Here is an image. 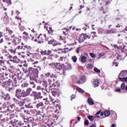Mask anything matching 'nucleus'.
I'll return each mask as SVG.
<instances>
[{"label":"nucleus","instance_id":"36","mask_svg":"<svg viewBox=\"0 0 127 127\" xmlns=\"http://www.w3.org/2000/svg\"><path fill=\"white\" fill-rule=\"evenodd\" d=\"M54 82V81L52 80V79L50 78L48 79L49 85H50L51 84L53 83Z\"/></svg>","mask_w":127,"mask_h":127},{"label":"nucleus","instance_id":"34","mask_svg":"<svg viewBox=\"0 0 127 127\" xmlns=\"http://www.w3.org/2000/svg\"><path fill=\"white\" fill-rule=\"evenodd\" d=\"M10 110H14L15 109V105L14 104L10 105Z\"/></svg>","mask_w":127,"mask_h":127},{"label":"nucleus","instance_id":"13","mask_svg":"<svg viewBox=\"0 0 127 127\" xmlns=\"http://www.w3.org/2000/svg\"><path fill=\"white\" fill-rule=\"evenodd\" d=\"M12 61L13 63H19L20 60H19L17 56H14L12 58Z\"/></svg>","mask_w":127,"mask_h":127},{"label":"nucleus","instance_id":"10","mask_svg":"<svg viewBox=\"0 0 127 127\" xmlns=\"http://www.w3.org/2000/svg\"><path fill=\"white\" fill-rule=\"evenodd\" d=\"M86 39V38L85 37V35L82 34L80 35L79 36L78 41L79 43H82V42H84V40Z\"/></svg>","mask_w":127,"mask_h":127},{"label":"nucleus","instance_id":"21","mask_svg":"<svg viewBox=\"0 0 127 127\" xmlns=\"http://www.w3.org/2000/svg\"><path fill=\"white\" fill-rule=\"evenodd\" d=\"M32 91V89L30 88H28L26 91V93H24V95H26V96H28L30 95V92Z\"/></svg>","mask_w":127,"mask_h":127},{"label":"nucleus","instance_id":"49","mask_svg":"<svg viewBox=\"0 0 127 127\" xmlns=\"http://www.w3.org/2000/svg\"><path fill=\"white\" fill-rule=\"evenodd\" d=\"M0 65L1 66L2 65H4V61L3 60H0Z\"/></svg>","mask_w":127,"mask_h":127},{"label":"nucleus","instance_id":"5","mask_svg":"<svg viewBox=\"0 0 127 127\" xmlns=\"http://www.w3.org/2000/svg\"><path fill=\"white\" fill-rule=\"evenodd\" d=\"M11 38L12 40V43L14 44V45H17L20 43L21 41V37H19L18 38H16L15 35H12L11 36Z\"/></svg>","mask_w":127,"mask_h":127},{"label":"nucleus","instance_id":"58","mask_svg":"<svg viewBox=\"0 0 127 127\" xmlns=\"http://www.w3.org/2000/svg\"><path fill=\"white\" fill-rule=\"evenodd\" d=\"M52 102H53V104H57L58 103V100L54 101V100H52Z\"/></svg>","mask_w":127,"mask_h":127},{"label":"nucleus","instance_id":"18","mask_svg":"<svg viewBox=\"0 0 127 127\" xmlns=\"http://www.w3.org/2000/svg\"><path fill=\"white\" fill-rule=\"evenodd\" d=\"M23 50H25L26 51H29V50H31V47L26 45L24 46Z\"/></svg>","mask_w":127,"mask_h":127},{"label":"nucleus","instance_id":"45","mask_svg":"<svg viewBox=\"0 0 127 127\" xmlns=\"http://www.w3.org/2000/svg\"><path fill=\"white\" fill-rule=\"evenodd\" d=\"M53 31H54L52 29V27H50L49 30H48V33H53Z\"/></svg>","mask_w":127,"mask_h":127},{"label":"nucleus","instance_id":"51","mask_svg":"<svg viewBox=\"0 0 127 127\" xmlns=\"http://www.w3.org/2000/svg\"><path fill=\"white\" fill-rule=\"evenodd\" d=\"M28 84H27V83H24L22 85V87H23L24 88H25V87H28Z\"/></svg>","mask_w":127,"mask_h":127},{"label":"nucleus","instance_id":"46","mask_svg":"<svg viewBox=\"0 0 127 127\" xmlns=\"http://www.w3.org/2000/svg\"><path fill=\"white\" fill-rule=\"evenodd\" d=\"M94 70L95 71V72H96V73L101 72V70H100V69H98V68L97 67L94 68Z\"/></svg>","mask_w":127,"mask_h":127},{"label":"nucleus","instance_id":"57","mask_svg":"<svg viewBox=\"0 0 127 127\" xmlns=\"http://www.w3.org/2000/svg\"><path fill=\"white\" fill-rule=\"evenodd\" d=\"M52 53V51H51V50H48V51H47L48 56V55H50L51 53Z\"/></svg>","mask_w":127,"mask_h":127},{"label":"nucleus","instance_id":"22","mask_svg":"<svg viewBox=\"0 0 127 127\" xmlns=\"http://www.w3.org/2000/svg\"><path fill=\"white\" fill-rule=\"evenodd\" d=\"M4 56H5V57H6L8 59H11V58H12V56L8 53H6Z\"/></svg>","mask_w":127,"mask_h":127},{"label":"nucleus","instance_id":"37","mask_svg":"<svg viewBox=\"0 0 127 127\" xmlns=\"http://www.w3.org/2000/svg\"><path fill=\"white\" fill-rule=\"evenodd\" d=\"M76 90L77 92H79V93H85V91L80 88H77Z\"/></svg>","mask_w":127,"mask_h":127},{"label":"nucleus","instance_id":"16","mask_svg":"<svg viewBox=\"0 0 127 127\" xmlns=\"http://www.w3.org/2000/svg\"><path fill=\"white\" fill-rule=\"evenodd\" d=\"M79 79L81 81L82 84H83V83H85V82L87 81V78L86 77V76L83 75L81 76Z\"/></svg>","mask_w":127,"mask_h":127},{"label":"nucleus","instance_id":"35","mask_svg":"<svg viewBox=\"0 0 127 127\" xmlns=\"http://www.w3.org/2000/svg\"><path fill=\"white\" fill-rule=\"evenodd\" d=\"M66 58V57H61L59 59V62H62L63 61H65V59Z\"/></svg>","mask_w":127,"mask_h":127},{"label":"nucleus","instance_id":"60","mask_svg":"<svg viewBox=\"0 0 127 127\" xmlns=\"http://www.w3.org/2000/svg\"><path fill=\"white\" fill-rule=\"evenodd\" d=\"M53 42H54V40H52L49 41V44H52V43H53Z\"/></svg>","mask_w":127,"mask_h":127},{"label":"nucleus","instance_id":"64","mask_svg":"<svg viewBox=\"0 0 127 127\" xmlns=\"http://www.w3.org/2000/svg\"><path fill=\"white\" fill-rule=\"evenodd\" d=\"M124 52H126V53H127V48H124Z\"/></svg>","mask_w":127,"mask_h":127},{"label":"nucleus","instance_id":"53","mask_svg":"<svg viewBox=\"0 0 127 127\" xmlns=\"http://www.w3.org/2000/svg\"><path fill=\"white\" fill-rule=\"evenodd\" d=\"M99 55H100V56H104V55H105V53L104 52H101L99 54ZM98 57V59H100V58H101V57Z\"/></svg>","mask_w":127,"mask_h":127},{"label":"nucleus","instance_id":"38","mask_svg":"<svg viewBox=\"0 0 127 127\" xmlns=\"http://www.w3.org/2000/svg\"><path fill=\"white\" fill-rule=\"evenodd\" d=\"M64 30H65V31H63V34H64V35H66L68 33L67 31L69 30V29H67V28H64Z\"/></svg>","mask_w":127,"mask_h":127},{"label":"nucleus","instance_id":"40","mask_svg":"<svg viewBox=\"0 0 127 127\" xmlns=\"http://www.w3.org/2000/svg\"><path fill=\"white\" fill-rule=\"evenodd\" d=\"M126 84L125 83H122L121 85V88L122 90H126Z\"/></svg>","mask_w":127,"mask_h":127},{"label":"nucleus","instance_id":"44","mask_svg":"<svg viewBox=\"0 0 127 127\" xmlns=\"http://www.w3.org/2000/svg\"><path fill=\"white\" fill-rule=\"evenodd\" d=\"M18 104L20 107H22L24 105V102L21 101L20 102H18Z\"/></svg>","mask_w":127,"mask_h":127},{"label":"nucleus","instance_id":"25","mask_svg":"<svg viewBox=\"0 0 127 127\" xmlns=\"http://www.w3.org/2000/svg\"><path fill=\"white\" fill-rule=\"evenodd\" d=\"M87 102L89 105H94V102H93V100H92V98H89L87 100Z\"/></svg>","mask_w":127,"mask_h":127},{"label":"nucleus","instance_id":"50","mask_svg":"<svg viewBox=\"0 0 127 127\" xmlns=\"http://www.w3.org/2000/svg\"><path fill=\"white\" fill-rule=\"evenodd\" d=\"M6 30L9 33V34H10V35H11V34L13 33V32L11 30H10L9 29H7Z\"/></svg>","mask_w":127,"mask_h":127},{"label":"nucleus","instance_id":"59","mask_svg":"<svg viewBox=\"0 0 127 127\" xmlns=\"http://www.w3.org/2000/svg\"><path fill=\"white\" fill-rule=\"evenodd\" d=\"M121 88H117L116 90H115V92H121Z\"/></svg>","mask_w":127,"mask_h":127},{"label":"nucleus","instance_id":"23","mask_svg":"<svg viewBox=\"0 0 127 127\" xmlns=\"http://www.w3.org/2000/svg\"><path fill=\"white\" fill-rule=\"evenodd\" d=\"M53 96L54 97H56V96H58L59 95V93L57 92V90H54L52 91Z\"/></svg>","mask_w":127,"mask_h":127},{"label":"nucleus","instance_id":"42","mask_svg":"<svg viewBox=\"0 0 127 127\" xmlns=\"http://www.w3.org/2000/svg\"><path fill=\"white\" fill-rule=\"evenodd\" d=\"M89 55L91 56V57H92V58H95L96 55V54L92 53H90L89 54Z\"/></svg>","mask_w":127,"mask_h":127},{"label":"nucleus","instance_id":"43","mask_svg":"<svg viewBox=\"0 0 127 127\" xmlns=\"http://www.w3.org/2000/svg\"><path fill=\"white\" fill-rule=\"evenodd\" d=\"M118 65H119V63L116 62V60L114 61V62H113V66H115V67H118Z\"/></svg>","mask_w":127,"mask_h":127},{"label":"nucleus","instance_id":"39","mask_svg":"<svg viewBox=\"0 0 127 127\" xmlns=\"http://www.w3.org/2000/svg\"><path fill=\"white\" fill-rule=\"evenodd\" d=\"M20 25V23H19L20 30H21V31H23V30H24V27L23 26H21Z\"/></svg>","mask_w":127,"mask_h":127},{"label":"nucleus","instance_id":"63","mask_svg":"<svg viewBox=\"0 0 127 127\" xmlns=\"http://www.w3.org/2000/svg\"><path fill=\"white\" fill-rule=\"evenodd\" d=\"M89 127H97L96 124L91 125Z\"/></svg>","mask_w":127,"mask_h":127},{"label":"nucleus","instance_id":"14","mask_svg":"<svg viewBox=\"0 0 127 127\" xmlns=\"http://www.w3.org/2000/svg\"><path fill=\"white\" fill-rule=\"evenodd\" d=\"M2 4L3 5L8 6L9 4H11V0H3Z\"/></svg>","mask_w":127,"mask_h":127},{"label":"nucleus","instance_id":"61","mask_svg":"<svg viewBox=\"0 0 127 127\" xmlns=\"http://www.w3.org/2000/svg\"><path fill=\"white\" fill-rule=\"evenodd\" d=\"M101 111L100 110L99 111L97 112L96 114H95V116H98V115H100L101 114Z\"/></svg>","mask_w":127,"mask_h":127},{"label":"nucleus","instance_id":"54","mask_svg":"<svg viewBox=\"0 0 127 127\" xmlns=\"http://www.w3.org/2000/svg\"><path fill=\"white\" fill-rule=\"evenodd\" d=\"M113 30H107V33H108V34H111V33H113Z\"/></svg>","mask_w":127,"mask_h":127},{"label":"nucleus","instance_id":"55","mask_svg":"<svg viewBox=\"0 0 127 127\" xmlns=\"http://www.w3.org/2000/svg\"><path fill=\"white\" fill-rule=\"evenodd\" d=\"M23 34H24V35H25L27 37H28V36H29V35H28V33L26 32H24L23 33Z\"/></svg>","mask_w":127,"mask_h":127},{"label":"nucleus","instance_id":"32","mask_svg":"<svg viewBox=\"0 0 127 127\" xmlns=\"http://www.w3.org/2000/svg\"><path fill=\"white\" fill-rule=\"evenodd\" d=\"M56 107L58 109L55 111V113H57V112H58V110H61V106L57 104Z\"/></svg>","mask_w":127,"mask_h":127},{"label":"nucleus","instance_id":"19","mask_svg":"<svg viewBox=\"0 0 127 127\" xmlns=\"http://www.w3.org/2000/svg\"><path fill=\"white\" fill-rule=\"evenodd\" d=\"M81 61L82 63H86L87 62V57L84 56L81 57Z\"/></svg>","mask_w":127,"mask_h":127},{"label":"nucleus","instance_id":"2","mask_svg":"<svg viewBox=\"0 0 127 127\" xmlns=\"http://www.w3.org/2000/svg\"><path fill=\"white\" fill-rule=\"evenodd\" d=\"M11 84H12V82L10 79L7 81H6L5 79H1L0 80V85H1L2 87H4L6 89H8V90L11 89Z\"/></svg>","mask_w":127,"mask_h":127},{"label":"nucleus","instance_id":"29","mask_svg":"<svg viewBox=\"0 0 127 127\" xmlns=\"http://www.w3.org/2000/svg\"><path fill=\"white\" fill-rule=\"evenodd\" d=\"M2 78H5V79H7L8 77V73H3V75H1Z\"/></svg>","mask_w":127,"mask_h":127},{"label":"nucleus","instance_id":"56","mask_svg":"<svg viewBox=\"0 0 127 127\" xmlns=\"http://www.w3.org/2000/svg\"><path fill=\"white\" fill-rule=\"evenodd\" d=\"M84 125L85 126H88L89 125V121L88 120H86L85 122H84Z\"/></svg>","mask_w":127,"mask_h":127},{"label":"nucleus","instance_id":"8","mask_svg":"<svg viewBox=\"0 0 127 127\" xmlns=\"http://www.w3.org/2000/svg\"><path fill=\"white\" fill-rule=\"evenodd\" d=\"M31 96L35 97L34 100H38V99H42L43 98L42 96H41V93H37L35 91H33Z\"/></svg>","mask_w":127,"mask_h":127},{"label":"nucleus","instance_id":"28","mask_svg":"<svg viewBox=\"0 0 127 127\" xmlns=\"http://www.w3.org/2000/svg\"><path fill=\"white\" fill-rule=\"evenodd\" d=\"M88 119L89 120V121H90V122H93V121L95 120V116H88Z\"/></svg>","mask_w":127,"mask_h":127},{"label":"nucleus","instance_id":"33","mask_svg":"<svg viewBox=\"0 0 127 127\" xmlns=\"http://www.w3.org/2000/svg\"><path fill=\"white\" fill-rule=\"evenodd\" d=\"M34 71V68L33 67H30L29 68V73H30V74H32Z\"/></svg>","mask_w":127,"mask_h":127},{"label":"nucleus","instance_id":"12","mask_svg":"<svg viewBox=\"0 0 127 127\" xmlns=\"http://www.w3.org/2000/svg\"><path fill=\"white\" fill-rule=\"evenodd\" d=\"M99 83H100V81L99 80V79L94 80L93 82V87H94V88H96V87H99Z\"/></svg>","mask_w":127,"mask_h":127},{"label":"nucleus","instance_id":"27","mask_svg":"<svg viewBox=\"0 0 127 127\" xmlns=\"http://www.w3.org/2000/svg\"><path fill=\"white\" fill-rule=\"evenodd\" d=\"M71 80H72V81L73 82H77V81L78 80V79L77 78V77H76V76H75V75L71 76Z\"/></svg>","mask_w":127,"mask_h":127},{"label":"nucleus","instance_id":"17","mask_svg":"<svg viewBox=\"0 0 127 127\" xmlns=\"http://www.w3.org/2000/svg\"><path fill=\"white\" fill-rule=\"evenodd\" d=\"M3 97L5 101H9V100H10V96L8 94H6Z\"/></svg>","mask_w":127,"mask_h":127},{"label":"nucleus","instance_id":"31","mask_svg":"<svg viewBox=\"0 0 127 127\" xmlns=\"http://www.w3.org/2000/svg\"><path fill=\"white\" fill-rule=\"evenodd\" d=\"M93 67V64H87L86 68H88V69H92V68Z\"/></svg>","mask_w":127,"mask_h":127},{"label":"nucleus","instance_id":"1","mask_svg":"<svg viewBox=\"0 0 127 127\" xmlns=\"http://www.w3.org/2000/svg\"><path fill=\"white\" fill-rule=\"evenodd\" d=\"M49 66H51L52 68H57V69L59 70V73L61 74V75H66L65 71L66 70H71L72 69V66L71 64H68L67 65H65L64 64H61L60 63H56L54 64L53 63L49 64Z\"/></svg>","mask_w":127,"mask_h":127},{"label":"nucleus","instance_id":"26","mask_svg":"<svg viewBox=\"0 0 127 127\" xmlns=\"http://www.w3.org/2000/svg\"><path fill=\"white\" fill-rule=\"evenodd\" d=\"M71 60H72V61H73V62L74 63H76V62H77V57H76L75 56H73L71 57Z\"/></svg>","mask_w":127,"mask_h":127},{"label":"nucleus","instance_id":"11","mask_svg":"<svg viewBox=\"0 0 127 127\" xmlns=\"http://www.w3.org/2000/svg\"><path fill=\"white\" fill-rule=\"evenodd\" d=\"M58 85V81L54 82L53 83L50 85V90H53V89H55L56 86Z\"/></svg>","mask_w":127,"mask_h":127},{"label":"nucleus","instance_id":"52","mask_svg":"<svg viewBox=\"0 0 127 127\" xmlns=\"http://www.w3.org/2000/svg\"><path fill=\"white\" fill-rule=\"evenodd\" d=\"M17 49H23V48H24V46H18L17 47Z\"/></svg>","mask_w":127,"mask_h":127},{"label":"nucleus","instance_id":"7","mask_svg":"<svg viewBox=\"0 0 127 127\" xmlns=\"http://www.w3.org/2000/svg\"><path fill=\"white\" fill-rule=\"evenodd\" d=\"M15 93L16 97H17L18 99H20L21 97H26V95L24 94V92L21 91L20 89H17Z\"/></svg>","mask_w":127,"mask_h":127},{"label":"nucleus","instance_id":"9","mask_svg":"<svg viewBox=\"0 0 127 127\" xmlns=\"http://www.w3.org/2000/svg\"><path fill=\"white\" fill-rule=\"evenodd\" d=\"M45 76L46 78H48V77H50L51 78H57V76L54 74H52L50 72H48L45 74Z\"/></svg>","mask_w":127,"mask_h":127},{"label":"nucleus","instance_id":"30","mask_svg":"<svg viewBox=\"0 0 127 127\" xmlns=\"http://www.w3.org/2000/svg\"><path fill=\"white\" fill-rule=\"evenodd\" d=\"M43 106V103L40 102L39 103L36 105V108L38 109V108H40V107H42Z\"/></svg>","mask_w":127,"mask_h":127},{"label":"nucleus","instance_id":"6","mask_svg":"<svg viewBox=\"0 0 127 127\" xmlns=\"http://www.w3.org/2000/svg\"><path fill=\"white\" fill-rule=\"evenodd\" d=\"M3 107H0V120L1 119V116H2V113H7L8 112V108L6 107V103H4Z\"/></svg>","mask_w":127,"mask_h":127},{"label":"nucleus","instance_id":"15","mask_svg":"<svg viewBox=\"0 0 127 127\" xmlns=\"http://www.w3.org/2000/svg\"><path fill=\"white\" fill-rule=\"evenodd\" d=\"M54 123V121L52 119H50L48 120L47 122V125L49 127H51V126H53V124Z\"/></svg>","mask_w":127,"mask_h":127},{"label":"nucleus","instance_id":"3","mask_svg":"<svg viewBox=\"0 0 127 127\" xmlns=\"http://www.w3.org/2000/svg\"><path fill=\"white\" fill-rule=\"evenodd\" d=\"M119 79L121 82H127V70H122L119 74Z\"/></svg>","mask_w":127,"mask_h":127},{"label":"nucleus","instance_id":"20","mask_svg":"<svg viewBox=\"0 0 127 127\" xmlns=\"http://www.w3.org/2000/svg\"><path fill=\"white\" fill-rule=\"evenodd\" d=\"M110 115H111V111H110V110H106L104 112V116H105V117H109Z\"/></svg>","mask_w":127,"mask_h":127},{"label":"nucleus","instance_id":"24","mask_svg":"<svg viewBox=\"0 0 127 127\" xmlns=\"http://www.w3.org/2000/svg\"><path fill=\"white\" fill-rule=\"evenodd\" d=\"M7 64H8V65H9L10 67H13V66L12 65V64H13V62H12V60H10L9 61H8L7 62Z\"/></svg>","mask_w":127,"mask_h":127},{"label":"nucleus","instance_id":"62","mask_svg":"<svg viewBox=\"0 0 127 127\" xmlns=\"http://www.w3.org/2000/svg\"><path fill=\"white\" fill-rule=\"evenodd\" d=\"M110 3H111V1L109 0L108 1L106 2L105 5H107L108 4H110Z\"/></svg>","mask_w":127,"mask_h":127},{"label":"nucleus","instance_id":"41","mask_svg":"<svg viewBox=\"0 0 127 127\" xmlns=\"http://www.w3.org/2000/svg\"><path fill=\"white\" fill-rule=\"evenodd\" d=\"M96 32H91V35L92 36L93 38H95V37H96Z\"/></svg>","mask_w":127,"mask_h":127},{"label":"nucleus","instance_id":"48","mask_svg":"<svg viewBox=\"0 0 127 127\" xmlns=\"http://www.w3.org/2000/svg\"><path fill=\"white\" fill-rule=\"evenodd\" d=\"M42 55H47V56H48L47 51L45 50L44 51L42 52Z\"/></svg>","mask_w":127,"mask_h":127},{"label":"nucleus","instance_id":"47","mask_svg":"<svg viewBox=\"0 0 127 127\" xmlns=\"http://www.w3.org/2000/svg\"><path fill=\"white\" fill-rule=\"evenodd\" d=\"M9 52H11V53H13V54H15L16 52H15V50L12 49H10L9 50Z\"/></svg>","mask_w":127,"mask_h":127},{"label":"nucleus","instance_id":"4","mask_svg":"<svg viewBox=\"0 0 127 127\" xmlns=\"http://www.w3.org/2000/svg\"><path fill=\"white\" fill-rule=\"evenodd\" d=\"M46 37V34L42 35V34H40L37 37V39L34 40V42H38L39 44H41V43H44V40L45 39Z\"/></svg>","mask_w":127,"mask_h":127}]
</instances>
